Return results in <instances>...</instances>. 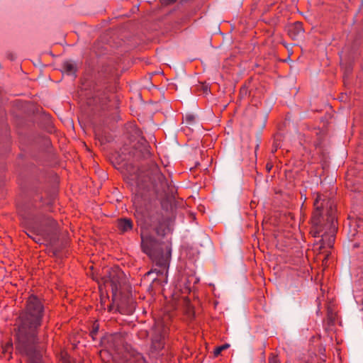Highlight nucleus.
Instances as JSON below:
<instances>
[{
  "mask_svg": "<svg viewBox=\"0 0 363 363\" xmlns=\"http://www.w3.org/2000/svg\"><path fill=\"white\" fill-rule=\"evenodd\" d=\"M125 134L129 140L121 149V167L125 169L128 179L139 185L140 179L138 167L129 162L130 159L139 160L150 155L149 145L135 123L125 125Z\"/></svg>",
  "mask_w": 363,
  "mask_h": 363,
  "instance_id": "4",
  "label": "nucleus"
},
{
  "mask_svg": "<svg viewBox=\"0 0 363 363\" xmlns=\"http://www.w3.org/2000/svg\"><path fill=\"white\" fill-rule=\"evenodd\" d=\"M117 227L121 233H125L133 229V223L130 218H119L117 220Z\"/></svg>",
  "mask_w": 363,
  "mask_h": 363,
  "instance_id": "11",
  "label": "nucleus"
},
{
  "mask_svg": "<svg viewBox=\"0 0 363 363\" xmlns=\"http://www.w3.org/2000/svg\"><path fill=\"white\" fill-rule=\"evenodd\" d=\"M135 216L140 226L141 248L159 269L155 268L147 273L152 272L158 275L167 272L171 257V245L168 242H158L155 239L153 233L159 234V214L152 210L146 201L136 194L133 198Z\"/></svg>",
  "mask_w": 363,
  "mask_h": 363,
  "instance_id": "2",
  "label": "nucleus"
},
{
  "mask_svg": "<svg viewBox=\"0 0 363 363\" xmlns=\"http://www.w3.org/2000/svg\"><path fill=\"white\" fill-rule=\"evenodd\" d=\"M62 360L63 363H70L69 357L67 354L62 356Z\"/></svg>",
  "mask_w": 363,
  "mask_h": 363,
  "instance_id": "17",
  "label": "nucleus"
},
{
  "mask_svg": "<svg viewBox=\"0 0 363 363\" xmlns=\"http://www.w3.org/2000/svg\"><path fill=\"white\" fill-rule=\"evenodd\" d=\"M114 350L119 352L123 350L121 363H148L144 354L130 345L124 344L123 339L121 335H114L111 337Z\"/></svg>",
  "mask_w": 363,
  "mask_h": 363,
  "instance_id": "6",
  "label": "nucleus"
},
{
  "mask_svg": "<svg viewBox=\"0 0 363 363\" xmlns=\"http://www.w3.org/2000/svg\"><path fill=\"white\" fill-rule=\"evenodd\" d=\"M45 307L35 295L28 298L25 308L17 317L14 328V346L16 352L30 363H40L39 330L43 322Z\"/></svg>",
  "mask_w": 363,
  "mask_h": 363,
  "instance_id": "1",
  "label": "nucleus"
},
{
  "mask_svg": "<svg viewBox=\"0 0 363 363\" xmlns=\"http://www.w3.org/2000/svg\"><path fill=\"white\" fill-rule=\"evenodd\" d=\"M98 330H99V325L94 323V325H93V328H92V330L90 332V335H91V337H92L93 340H94L95 335H96V334L98 333Z\"/></svg>",
  "mask_w": 363,
  "mask_h": 363,
  "instance_id": "15",
  "label": "nucleus"
},
{
  "mask_svg": "<svg viewBox=\"0 0 363 363\" xmlns=\"http://www.w3.org/2000/svg\"><path fill=\"white\" fill-rule=\"evenodd\" d=\"M269 363H280V361L277 356L272 354L269 357Z\"/></svg>",
  "mask_w": 363,
  "mask_h": 363,
  "instance_id": "16",
  "label": "nucleus"
},
{
  "mask_svg": "<svg viewBox=\"0 0 363 363\" xmlns=\"http://www.w3.org/2000/svg\"><path fill=\"white\" fill-rule=\"evenodd\" d=\"M287 33L290 38L294 40L301 38L303 33V23L300 21H296L287 27Z\"/></svg>",
  "mask_w": 363,
  "mask_h": 363,
  "instance_id": "9",
  "label": "nucleus"
},
{
  "mask_svg": "<svg viewBox=\"0 0 363 363\" xmlns=\"http://www.w3.org/2000/svg\"><path fill=\"white\" fill-rule=\"evenodd\" d=\"M165 2L168 3V4H172V3H174L177 0H164Z\"/></svg>",
  "mask_w": 363,
  "mask_h": 363,
  "instance_id": "18",
  "label": "nucleus"
},
{
  "mask_svg": "<svg viewBox=\"0 0 363 363\" xmlns=\"http://www.w3.org/2000/svg\"><path fill=\"white\" fill-rule=\"evenodd\" d=\"M228 347H229V345H228V344H225L221 346L217 347L214 350V355L215 356L219 355L222 351H223L224 350H226L227 348H228Z\"/></svg>",
  "mask_w": 363,
  "mask_h": 363,
  "instance_id": "14",
  "label": "nucleus"
},
{
  "mask_svg": "<svg viewBox=\"0 0 363 363\" xmlns=\"http://www.w3.org/2000/svg\"><path fill=\"white\" fill-rule=\"evenodd\" d=\"M108 280L111 283L113 288L117 289L118 285L120 284L121 279L123 277V272L118 267H113L108 269Z\"/></svg>",
  "mask_w": 363,
  "mask_h": 363,
  "instance_id": "10",
  "label": "nucleus"
},
{
  "mask_svg": "<svg viewBox=\"0 0 363 363\" xmlns=\"http://www.w3.org/2000/svg\"><path fill=\"white\" fill-rule=\"evenodd\" d=\"M350 227H357L363 229V220L360 219H352L349 223Z\"/></svg>",
  "mask_w": 363,
  "mask_h": 363,
  "instance_id": "13",
  "label": "nucleus"
},
{
  "mask_svg": "<svg viewBox=\"0 0 363 363\" xmlns=\"http://www.w3.org/2000/svg\"><path fill=\"white\" fill-rule=\"evenodd\" d=\"M63 69L65 72L69 75L74 74L77 71L75 65L70 62H65L63 64Z\"/></svg>",
  "mask_w": 363,
  "mask_h": 363,
  "instance_id": "12",
  "label": "nucleus"
},
{
  "mask_svg": "<svg viewBox=\"0 0 363 363\" xmlns=\"http://www.w3.org/2000/svg\"><path fill=\"white\" fill-rule=\"evenodd\" d=\"M169 328L162 321L156 322L151 337L152 349L157 352L162 351L166 344V339L169 335Z\"/></svg>",
  "mask_w": 363,
  "mask_h": 363,
  "instance_id": "8",
  "label": "nucleus"
},
{
  "mask_svg": "<svg viewBox=\"0 0 363 363\" xmlns=\"http://www.w3.org/2000/svg\"><path fill=\"white\" fill-rule=\"evenodd\" d=\"M20 213L26 233L37 243L47 240L55 229L56 222L50 216L34 211Z\"/></svg>",
  "mask_w": 363,
  "mask_h": 363,
  "instance_id": "5",
  "label": "nucleus"
},
{
  "mask_svg": "<svg viewBox=\"0 0 363 363\" xmlns=\"http://www.w3.org/2000/svg\"><path fill=\"white\" fill-rule=\"evenodd\" d=\"M152 187L157 195L172 192V185L167 180L157 165H153L149 175Z\"/></svg>",
  "mask_w": 363,
  "mask_h": 363,
  "instance_id": "7",
  "label": "nucleus"
},
{
  "mask_svg": "<svg viewBox=\"0 0 363 363\" xmlns=\"http://www.w3.org/2000/svg\"><path fill=\"white\" fill-rule=\"evenodd\" d=\"M313 205L310 233L315 238H320L321 248H332L337 230L335 201L327 194H318Z\"/></svg>",
  "mask_w": 363,
  "mask_h": 363,
  "instance_id": "3",
  "label": "nucleus"
}]
</instances>
